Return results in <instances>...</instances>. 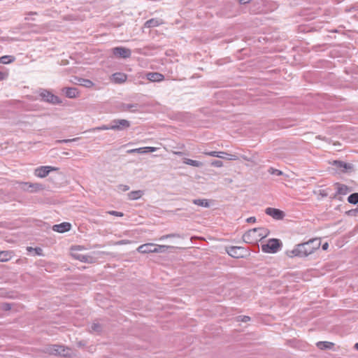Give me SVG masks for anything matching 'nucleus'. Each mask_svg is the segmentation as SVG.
Here are the masks:
<instances>
[{
  "instance_id": "nucleus-30",
  "label": "nucleus",
  "mask_w": 358,
  "mask_h": 358,
  "mask_svg": "<svg viewBox=\"0 0 358 358\" xmlns=\"http://www.w3.org/2000/svg\"><path fill=\"white\" fill-rule=\"evenodd\" d=\"M101 331V326L99 323H93L91 326V331L100 332Z\"/></svg>"
},
{
  "instance_id": "nucleus-24",
  "label": "nucleus",
  "mask_w": 358,
  "mask_h": 358,
  "mask_svg": "<svg viewBox=\"0 0 358 358\" xmlns=\"http://www.w3.org/2000/svg\"><path fill=\"white\" fill-rule=\"evenodd\" d=\"M334 343L328 341H319L317 343V346L321 350L331 349L334 346Z\"/></svg>"
},
{
  "instance_id": "nucleus-38",
  "label": "nucleus",
  "mask_w": 358,
  "mask_h": 358,
  "mask_svg": "<svg viewBox=\"0 0 358 358\" xmlns=\"http://www.w3.org/2000/svg\"><path fill=\"white\" fill-rule=\"evenodd\" d=\"M83 83L82 85L87 87H90L93 85V83L90 80L83 79Z\"/></svg>"
},
{
  "instance_id": "nucleus-5",
  "label": "nucleus",
  "mask_w": 358,
  "mask_h": 358,
  "mask_svg": "<svg viewBox=\"0 0 358 358\" xmlns=\"http://www.w3.org/2000/svg\"><path fill=\"white\" fill-rule=\"evenodd\" d=\"M282 246V243L279 239L271 238L266 244L262 245V250L266 253H275Z\"/></svg>"
},
{
  "instance_id": "nucleus-20",
  "label": "nucleus",
  "mask_w": 358,
  "mask_h": 358,
  "mask_svg": "<svg viewBox=\"0 0 358 358\" xmlns=\"http://www.w3.org/2000/svg\"><path fill=\"white\" fill-rule=\"evenodd\" d=\"M21 185L22 188L24 190H29V188H31V191L33 192L42 189V185L38 183L22 182Z\"/></svg>"
},
{
  "instance_id": "nucleus-39",
  "label": "nucleus",
  "mask_w": 358,
  "mask_h": 358,
  "mask_svg": "<svg viewBox=\"0 0 358 358\" xmlns=\"http://www.w3.org/2000/svg\"><path fill=\"white\" fill-rule=\"evenodd\" d=\"M32 15H37V13H33V12H31L30 13L27 14V16L24 17V20H35L36 19L35 18H32V17H30L29 16H32Z\"/></svg>"
},
{
  "instance_id": "nucleus-1",
  "label": "nucleus",
  "mask_w": 358,
  "mask_h": 358,
  "mask_svg": "<svg viewBox=\"0 0 358 358\" xmlns=\"http://www.w3.org/2000/svg\"><path fill=\"white\" fill-rule=\"evenodd\" d=\"M320 244L321 241L319 238L310 239L307 242L297 244L294 249L287 250L286 255L291 258L295 257H306L319 249Z\"/></svg>"
},
{
  "instance_id": "nucleus-7",
  "label": "nucleus",
  "mask_w": 358,
  "mask_h": 358,
  "mask_svg": "<svg viewBox=\"0 0 358 358\" xmlns=\"http://www.w3.org/2000/svg\"><path fill=\"white\" fill-rule=\"evenodd\" d=\"M131 124L129 120L124 119H115L111 122V130L123 131L128 129Z\"/></svg>"
},
{
  "instance_id": "nucleus-19",
  "label": "nucleus",
  "mask_w": 358,
  "mask_h": 358,
  "mask_svg": "<svg viewBox=\"0 0 358 358\" xmlns=\"http://www.w3.org/2000/svg\"><path fill=\"white\" fill-rule=\"evenodd\" d=\"M147 78L152 82H160L164 79V76L160 73L152 72L147 74Z\"/></svg>"
},
{
  "instance_id": "nucleus-57",
  "label": "nucleus",
  "mask_w": 358,
  "mask_h": 358,
  "mask_svg": "<svg viewBox=\"0 0 358 358\" xmlns=\"http://www.w3.org/2000/svg\"><path fill=\"white\" fill-rule=\"evenodd\" d=\"M357 20H358V17H357Z\"/></svg>"
},
{
  "instance_id": "nucleus-37",
  "label": "nucleus",
  "mask_w": 358,
  "mask_h": 358,
  "mask_svg": "<svg viewBox=\"0 0 358 358\" xmlns=\"http://www.w3.org/2000/svg\"><path fill=\"white\" fill-rule=\"evenodd\" d=\"M8 76V71L1 67V80L6 79Z\"/></svg>"
},
{
  "instance_id": "nucleus-32",
  "label": "nucleus",
  "mask_w": 358,
  "mask_h": 358,
  "mask_svg": "<svg viewBox=\"0 0 358 358\" xmlns=\"http://www.w3.org/2000/svg\"><path fill=\"white\" fill-rule=\"evenodd\" d=\"M27 250L29 251L34 250L37 255H42V254H43V250L41 248H33L31 247H28Z\"/></svg>"
},
{
  "instance_id": "nucleus-11",
  "label": "nucleus",
  "mask_w": 358,
  "mask_h": 358,
  "mask_svg": "<svg viewBox=\"0 0 358 358\" xmlns=\"http://www.w3.org/2000/svg\"><path fill=\"white\" fill-rule=\"evenodd\" d=\"M333 165L338 171H341L343 173L348 172L349 170H352L353 169V166L352 164L342 161H334Z\"/></svg>"
},
{
  "instance_id": "nucleus-22",
  "label": "nucleus",
  "mask_w": 358,
  "mask_h": 358,
  "mask_svg": "<svg viewBox=\"0 0 358 358\" xmlns=\"http://www.w3.org/2000/svg\"><path fill=\"white\" fill-rule=\"evenodd\" d=\"M143 195V192L142 190H136L131 191L128 194V199L129 200H137L140 199Z\"/></svg>"
},
{
  "instance_id": "nucleus-56",
  "label": "nucleus",
  "mask_w": 358,
  "mask_h": 358,
  "mask_svg": "<svg viewBox=\"0 0 358 358\" xmlns=\"http://www.w3.org/2000/svg\"><path fill=\"white\" fill-rule=\"evenodd\" d=\"M70 20H76V19L74 18V17L73 18H71Z\"/></svg>"
},
{
  "instance_id": "nucleus-36",
  "label": "nucleus",
  "mask_w": 358,
  "mask_h": 358,
  "mask_svg": "<svg viewBox=\"0 0 358 358\" xmlns=\"http://www.w3.org/2000/svg\"><path fill=\"white\" fill-rule=\"evenodd\" d=\"M1 309L9 310L11 309V304L6 302H1Z\"/></svg>"
},
{
  "instance_id": "nucleus-48",
  "label": "nucleus",
  "mask_w": 358,
  "mask_h": 358,
  "mask_svg": "<svg viewBox=\"0 0 358 358\" xmlns=\"http://www.w3.org/2000/svg\"><path fill=\"white\" fill-rule=\"evenodd\" d=\"M77 138H73V139H64V140H62V141H59V142H61V143H69V142H72V141H76Z\"/></svg>"
},
{
  "instance_id": "nucleus-17",
  "label": "nucleus",
  "mask_w": 358,
  "mask_h": 358,
  "mask_svg": "<svg viewBox=\"0 0 358 358\" xmlns=\"http://www.w3.org/2000/svg\"><path fill=\"white\" fill-rule=\"evenodd\" d=\"M127 76L125 73L121 72H117L112 75L111 80L115 83L121 84L127 80Z\"/></svg>"
},
{
  "instance_id": "nucleus-52",
  "label": "nucleus",
  "mask_w": 358,
  "mask_h": 358,
  "mask_svg": "<svg viewBox=\"0 0 358 358\" xmlns=\"http://www.w3.org/2000/svg\"><path fill=\"white\" fill-rule=\"evenodd\" d=\"M148 24V27H156V26L159 25V24L156 23V24Z\"/></svg>"
},
{
  "instance_id": "nucleus-31",
  "label": "nucleus",
  "mask_w": 358,
  "mask_h": 358,
  "mask_svg": "<svg viewBox=\"0 0 358 358\" xmlns=\"http://www.w3.org/2000/svg\"><path fill=\"white\" fill-rule=\"evenodd\" d=\"M268 171L271 175H275V176H278L282 175V172L281 171L274 169V168H272V167H271Z\"/></svg>"
},
{
  "instance_id": "nucleus-12",
  "label": "nucleus",
  "mask_w": 358,
  "mask_h": 358,
  "mask_svg": "<svg viewBox=\"0 0 358 358\" xmlns=\"http://www.w3.org/2000/svg\"><path fill=\"white\" fill-rule=\"evenodd\" d=\"M265 213L275 220H282L285 216L282 210L270 207L266 209Z\"/></svg>"
},
{
  "instance_id": "nucleus-8",
  "label": "nucleus",
  "mask_w": 358,
  "mask_h": 358,
  "mask_svg": "<svg viewBox=\"0 0 358 358\" xmlns=\"http://www.w3.org/2000/svg\"><path fill=\"white\" fill-rule=\"evenodd\" d=\"M113 55L117 58L127 59L131 57V51L124 47H115L112 49Z\"/></svg>"
},
{
  "instance_id": "nucleus-2",
  "label": "nucleus",
  "mask_w": 358,
  "mask_h": 358,
  "mask_svg": "<svg viewBox=\"0 0 358 358\" xmlns=\"http://www.w3.org/2000/svg\"><path fill=\"white\" fill-rule=\"evenodd\" d=\"M268 234L269 231L266 228H255L245 233L243 235V240L247 243L255 244L266 237Z\"/></svg>"
},
{
  "instance_id": "nucleus-47",
  "label": "nucleus",
  "mask_w": 358,
  "mask_h": 358,
  "mask_svg": "<svg viewBox=\"0 0 358 358\" xmlns=\"http://www.w3.org/2000/svg\"><path fill=\"white\" fill-rule=\"evenodd\" d=\"M238 3L242 5L247 4L250 3L252 0H238Z\"/></svg>"
},
{
  "instance_id": "nucleus-15",
  "label": "nucleus",
  "mask_w": 358,
  "mask_h": 358,
  "mask_svg": "<svg viewBox=\"0 0 358 358\" xmlns=\"http://www.w3.org/2000/svg\"><path fill=\"white\" fill-rule=\"evenodd\" d=\"M71 228V224L69 222H62L59 224H55L52 227V229L55 231L59 232V233H64L70 231Z\"/></svg>"
},
{
  "instance_id": "nucleus-50",
  "label": "nucleus",
  "mask_w": 358,
  "mask_h": 358,
  "mask_svg": "<svg viewBox=\"0 0 358 358\" xmlns=\"http://www.w3.org/2000/svg\"><path fill=\"white\" fill-rule=\"evenodd\" d=\"M250 320V317L245 315V316L242 317L241 321L243 322H246L249 321Z\"/></svg>"
},
{
  "instance_id": "nucleus-40",
  "label": "nucleus",
  "mask_w": 358,
  "mask_h": 358,
  "mask_svg": "<svg viewBox=\"0 0 358 358\" xmlns=\"http://www.w3.org/2000/svg\"><path fill=\"white\" fill-rule=\"evenodd\" d=\"M108 213L110 215H113L118 216V217H122L124 215V214L122 212H118V211H115V210L109 211Z\"/></svg>"
},
{
  "instance_id": "nucleus-41",
  "label": "nucleus",
  "mask_w": 358,
  "mask_h": 358,
  "mask_svg": "<svg viewBox=\"0 0 358 358\" xmlns=\"http://www.w3.org/2000/svg\"><path fill=\"white\" fill-rule=\"evenodd\" d=\"M118 189L120 190H122L123 192H126V191H128L129 189V187L127 185H120L118 186Z\"/></svg>"
},
{
  "instance_id": "nucleus-27",
  "label": "nucleus",
  "mask_w": 358,
  "mask_h": 358,
  "mask_svg": "<svg viewBox=\"0 0 358 358\" xmlns=\"http://www.w3.org/2000/svg\"><path fill=\"white\" fill-rule=\"evenodd\" d=\"M13 252L1 251V262H7L12 257Z\"/></svg>"
},
{
  "instance_id": "nucleus-29",
  "label": "nucleus",
  "mask_w": 358,
  "mask_h": 358,
  "mask_svg": "<svg viewBox=\"0 0 358 358\" xmlns=\"http://www.w3.org/2000/svg\"><path fill=\"white\" fill-rule=\"evenodd\" d=\"M111 129V123L108 125H102L100 127H96L91 129L90 131L94 132L96 131H102V130H109Z\"/></svg>"
},
{
  "instance_id": "nucleus-28",
  "label": "nucleus",
  "mask_w": 358,
  "mask_h": 358,
  "mask_svg": "<svg viewBox=\"0 0 358 358\" xmlns=\"http://www.w3.org/2000/svg\"><path fill=\"white\" fill-rule=\"evenodd\" d=\"M348 201L352 204L358 203V193H352L348 197Z\"/></svg>"
},
{
  "instance_id": "nucleus-23",
  "label": "nucleus",
  "mask_w": 358,
  "mask_h": 358,
  "mask_svg": "<svg viewBox=\"0 0 358 358\" xmlns=\"http://www.w3.org/2000/svg\"><path fill=\"white\" fill-rule=\"evenodd\" d=\"M183 163L194 167H201L203 165V164L200 161L193 160L188 158H184Z\"/></svg>"
},
{
  "instance_id": "nucleus-9",
  "label": "nucleus",
  "mask_w": 358,
  "mask_h": 358,
  "mask_svg": "<svg viewBox=\"0 0 358 358\" xmlns=\"http://www.w3.org/2000/svg\"><path fill=\"white\" fill-rule=\"evenodd\" d=\"M57 168L50 166H42L35 169L34 174L38 178H45L52 171L57 170Z\"/></svg>"
},
{
  "instance_id": "nucleus-10",
  "label": "nucleus",
  "mask_w": 358,
  "mask_h": 358,
  "mask_svg": "<svg viewBox=\"0 0 358 358\" xmlns=\"http://www.w3.org/2000/svg\"><path fill=\"white\" fill-rule=\"evenodd\" d=\"M227 252L234 258H241L244 256L245 250L242 247L231 246L227 249Z\"/></svg>"
},
{
  "instance_id": "nucleus-4",
  "label": "nucleus",
  "mask_w": 358,
  "mask_h": 358,
  "mask_svg": "<svg viewBox=\"0 0 358 358\" xmlns=\"http://www.w3.org/2000/svg\"><path fill=\"white\" fill-rule=\"evenodd\" d=\"M38 93L41 98V100L45 102L54 105L62 103V100L59 99V97L53 94L48 90L39 89Z\"/></svg>"
},
{
  "instance_id": "nucleus-34",
  "label": "nucleus",
  "mask_w": 358,
  "mask_h": 358,
  "mask_svg": "<svg viewBox=\"0 0 358 358\" xmlns=\"http://www.w3.org/2000/svg\"><path fill=\"white\" fill-rule=\"evenodd\" d=\"M175 237L179 238L180 235L178 234H166V235L162 236L159 238V240H164V239H166V238H175Z\"/></svg>"
},
{
  "instance_id": "nucleus-26",
  "label": "nucleus",
  "mask_w": 358,
  "mask_h": 358,
  "mask_svg": "<svg viewBox=\"0 0 358 358\" xmlns=\"http://www.w3.org/2000/svg\"><path fill=\"white\" fill-rule=\"evenodd\" d=\"M15 57L13 55H4L1 56V64H8L14 62Z\"/></svg>"
},
{
  "instance_id": "nucleus-13",
  "label": "nucleus",
  "mask_w": 358,
  "mask_h": 358,
  "mask_svg": "<svg viewBox=\"0 0 358 358\" xmlns=\"http://www.w3.org/2000/svg\"><path fill=\"white\" fill-rule=\"evenodd\" d=\"M156 150H157V148H155V147H143V148L128 150L127 151V153H128V154H133V153L145 154V153H148V152H153L156 151Z\"/></svg>"
},
{
  "instance_id": "nucleus-44",
  "label": "nucleus",
  "mask_w": 358,
  "mask_h": 358,
  "mask_svg": "<svg viewBox=\"0 0 358 358\" xmlns=\"http://www.w3.org/2000/svg\"><path fill=\"white\" fill-rule=\"evenodd\" d=\"M227 155V153H226L224 152H218L217 157L221 158V159H227V157H225V155Z\"/></svg>"
},
{
  "instance_id": "nucleus-21",
  "label": "nucleus",
  "mask_w": 358,
  "mask_h": 358,
  "mask_svg": "<svg viewBox=\"0 0 358 358\" xmlns=\"http://www.w3.org/2000/svg\"><path fill=\"white\" fill-rule=\"evenodd\" d=\"M138 103H123L121 106V109L122 111L136 112L138 110Z\"/></svg>"
},
{
  "instance_id": "nucleus-16",
  "label": "nucleus",
  "mask_w": 358,
  "mask_h": 358,
  "mask_svg": "<svg viewBox=\"0 0 358 358\" xmlns=\"http://www.w3.org/2000/svg\"><path fill=\"white\" fill-rule=\"evenodd\" d=\"M62 91L69 99H74L79 96V91L76 87H64Z\"/></svg>"
},
{
  "instance_id": "nucleus-51",
  "label": "nucleus",
  "mask_w": 358,
  "mask_h": 358,
  "mask_svg": "<svg viewBox=\"0 0 358 358\" xmlns=\"http://www.w3.org/2000/svg\"><path fill=\"white\" fill-rule=\"evenodd\" d=\"M145 22H159L157 20H156L155 18H151L150 20H148Z\"/></svg>"
},
{
  "instance_id": "nucleus-18",
  "label": "nucleus",
  "mask_w": 358,
  "mask_h": 358,
  "mask_svg": "<svg viewBox=\"0 0 358 358\" xmlns=\"http://www.w3.org/2000/svg\"><path fill=\"white\" fill-rule=\"evenodd\" d=\"M73 256L76 259H78L79 261H80L82 262L92 264L96 262V259L94 257L90 256V255H85L80 254V255H74Z\"/></svg>"
},
{
  "instance_id": "nucleus-49",
  "label": "nucleus",
  "mask_w": 358,
  "mask_h": 358,
  "mask_svg": "<svg viewBox=\"0 0 358 358\" xmlns=\"http://www.w3.org/2000/svg\"><path fill=\"white\" fill-rule=\"evenodd\" d=\"M173 155H178V156H182L184 155V152L180 151H172Z\"/></svg>"
},
{
  "instance_id": "nucleus-25",
  "label": "nucleus",
  "mask_w": 358,
  "mask_h": 358,
  "mask_svg": "<svg viewBox=\"0 0 358 358\" xmlns=\"http://www.w3.org/2000/svg\"><path fill=\"white\" fill-rule=\"evenodd\" d=\"M193 203L199 206L208 208L210 206V203L208 199H194Z\"/></svg>"
},
{
  "instance_id": "nucleus-54",
  "label": "nucleus",
  "mask_w": 358,
  "mask_h": 358,
  "mask_svg": "<svg viewBox=\"0 0 358 358\" xmlns=\"http://www.w3.org/2000/svg\"><path fill=\"white\" fill-rule=\"evenodd\" d=\"M320 194H321L322 196H327V194L322 193V192H320Z\"/></svg>"
},
{
  "instance_id": "nucleus-43",
  "label": "nucleus",
  "mask_w": 358,
  "mask_h": 358,
  "mask_svg": "<svg viewBox=\"0 0 358 358\" xmlns=\"http://www.w3.org/2000/svg\"><path fill=\"white\" fill-rule=\"evenodd\" d=\"M348 214L354 216L358 215V208L351 210L348 211Z\"/></svg>"
},
{
  "instance_id": "nucleus-35",
  "label": "nucleus",
  "mask_w": 358,
  "mask_h": 358,
  "mask_svg": "<svg viewBox=\"0 0 358 358\" xmlns=\"http://www.w3.org/2000/svg\"><path fill=\"white\" fill-rule=\"evenodd\" d=\"M203 153L205 155L214 157H217V155H218V152H216V151H210V152L204 151Z\"/></svg>"
},
{
  "instance_id": "nucleus-53",
  "label": "nucleus",
  "mask_w": 358,
  "mask_h": 358,
  "mask_svg": "<svg viewBox=\"0 0 358 358\" xmlns=\"http://www.w3.org/2000/svg\"><path fill=\"white\" fill-rule=\"evenodd\" d=\"M328 247H329L328 243H324V244H323V245H322V249H323L324 250H327V249L328 248Z\"/></svg>"
},
{
  "instance_id": "nucleus-6",
  "label": "nucleus",
  "mask_w": 358,
  "mask_h": 358,
  "mask_svg": "<svg viewBox=\"0 0 358 358\" xmlns=\"http://www.w3.org/2000/svg\"><path fill=\"white\" fill-rule=\"evenodd\" d=\"M48 352L54 355H60L63 357H69L71 350L63 345H52L47 349Z\"/></svg>"
},
{
  "instance_id": "nucleus-14",
  "label": "nucleus",
  "mask_w": 358,
  "mask_h": 358,
  "mask_svg": "<svg viewBox=\"0 0 358 358\" xmlns=\"http://www.w3.org/2000/svg\"><path fill=\"white\" fill-rule=\"evenodd\" d=\"M335 186L336 187V192L333 198H336L337 195H346L351 191L350 188L344 184L337 182Z\"/></svg>"
},
{
  "instance_id": "nucleus-42",
  "label": "nucleus",
  "mask_w": 358,
  "mask_h": 358,
  "mask_svg": "<svg viewBox=\"0 0 358 358\" xmlns=\"http://www.w3.org/2000/svg\"><path fill=\"white\" fill-rule=\"evenodd\" d=\"M131 241L129 240H121L116 243V245H126L130 243Z\"/></svg>"
},
{
  "instance_id": "nucleus-33",
  "label": "nucleus",
  "mask_w": 358,
  "mask_h": 358,
  "mask_svg": "<svg viewBox=\"0 0 358 358\" xmlns=\"http://www.w3.org/2000/svg\"><path fill=\"white\" fill-rule=\"evenodd\" d=\"M210 165L214 167H222L223 166V162L220 160H213L211 162Z\"/></svg>"
},
{
  "instance_id": "nucleus-46",
  "label": "nucleus",
  "mask_w": 358,
  "mask_h": 358,
  "mask_svg": "<svg viewBox=\"0 0 358 358\" xmlns=\"http://www.w3.org/2000/svg\"><path fill=\"white\" fill-rule=\"evenodd\" d=\"M246 222L248 223H254L256 222V218L255 217H250L246 220Z\"/></svg>"
},
{
  "instance_id": "nucleus-45",
  "label": "nucleus",
  "mask_w": 358,
  "mask_h": 358,
  "mask_svg": "<svg viewBox=\"0 0 358 358\" xmlns=\"http://www.w3.org/2000/svg\"><path fill=\"white\" fill-rule=\"evenodd\" d=\"M227 155L228 156L227 157V159H229V160H236V159H238L237 156L235 155H229V154H227Z\"/></svg>"
},
{
  "instance_id": "nucleus-55",
  "label": "nucleus",
  "mask_w": 358,
  "mask_h": 358,
  "mask_svg": "<svg viewBox=\"0 0 358 358\" xmlns=\"http://www.w3.org/2000/svg\"><path fill=\"white\" fill-rule=\"evenodd\" d=\"M355 348L358 350V343L355 344Z\"/></svg>"
},
{
  "instance_id": "nucleus-3",
  "label": "nucleus",
  "mask_w": 358,
  "mask_h": 358,
  "mask_svg": "<svg viewBox=\"0 0 358 358\" xmlns=\"http://www.w3.org/2000/svg\"><path fill=\"white\" fill-rule=\"evenodd\" d=\"M173 248L169 245H157L151 243L141 245L136 250L139 253L149 254V253H163L167 251L169 248Z\"/></svg>"
}]
</instances>
